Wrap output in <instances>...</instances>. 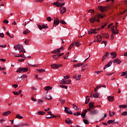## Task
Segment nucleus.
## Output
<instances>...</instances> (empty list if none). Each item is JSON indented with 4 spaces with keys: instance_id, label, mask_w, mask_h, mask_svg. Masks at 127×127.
I'll return each mask as SVG.
<instances>
[{
    "instance_id": "38",
    "label": "nucleus",
    "mask_w": 127,
    "mask_h": 127,
    "mask_svg": "<svg viewBox=\"0 0 127 127\" xmlns=\"http://www.w3.org/2000/svg\"><path fill=\"white\" fill-rule=\"evenodd\" d=\"M60 88H62V89H67L68 86L67 85H60Z\"/></svg>"
},
{
    "instance_id": "50",
    "label": "nucleus",
    "mask_w": 127,
    "mask_h": 127,
    "mask_svg": "<svg viewBox=\"0 0 127 127\" xmlns=\"http://www.w3.org/2000/svg\"><path fill=\"white\" fill-rule=\"evenodd\" d=\"M74 116H81V113L80 112H77V113H73Z\"/></svg>"
},
{
    "instance_id": "22",
    "label": "nucleus",
    "mask_w": 127,
    "mask_h": 127,
    "mask_svg": "<svg viewBox=\"0 0 127 127\" xmlns=\"http://www.w3.org/2000/svg\"><path fill=\"white\" fill-rule=\"evenodd\" d=\"M107 99L109 102H114V96H108Z\"/></svg>"
},
{
    "instance_id": "36",
    "label": "nucleus",
    "mask_w": 127,
    "mask_h": 127,
    "mask_svg": "<svg viewBox=\"0 0 127 127\" xmlns=\"http://www.w3.org/2000/svg\"><path fill=\"white\" fill-rule=\"evenodd\" d=\"M20 78H21V79H23V80H25V79L27 78V75L23 74L22 76H21Z\"/></svg>"
},
{
    "instance_id": "51",
    "label": "nucleus",
    "mask_w": 127,
    "mask_h": 127,
    "mask_svg": "<svg viewBox=\"0 0 127 127\" xmlns=\"http://www.w3.org/2000/svg\"><path fill=\"white\" fill-rule=\"evenodd\" d=\"M103 43L105 45V47H106L107 46L108 42H107V41H103L101 42V44H103Z\"/></svg>"
},
{
    "instance_id": "34",
    "label": "nucleus",
    "mask_w": 127,
    "mask_h": 127,
    "mask_svg": "<svg viewBox=\"0 0 127 127\" xmlns=\"http://www.w3.org/2000/svg\"><path fill=\"white\" fill-rule=\"evenodd\" d=\"M102 36L101 35H99L97 37V41L98 42H101L102 41Z\"/></svg>"
},
{
    "instance_id": "33",
    "label": "nucleus",
    "mask_w": 127,
    "mask_h": 127,
    "mask_svg": "<svg viewBox=\"0 0 127 127\" xmlns=\"http://www.w3.org/2000/svg\"><path fill=\"white\" fill-rule=\"evenodd\" d=\"M89 102H90V98H89L88 96H87L86 97L85 104H89Z\"/></svg>"
},
{
    "instance_id": "47",
    "label": "nucleus",
    "mask_w": 127,
    "mask_h": 127,
    "mask_svg": "<svg viewBox=\"0 0 127 127\" xmlns=\"http://www.w3.org/2000/svg\"><path fill=\"white\" fill-rule=\"evenodd\" d=\"M115 73V72H107L106 73V76H111L112 75H113V74H114Z\"/></svg>"
},
{
    "instance_id": "31",
    "label": "nucleus",
    "mask_w": 127,
    "mask_h": 127,
    "mask_svg": "<svg viewBox=\"0 0 127 127\" xmlns=\"http://www.w3.org/2000/svg\"><path fill=\"white\" fill-rule=\"evenodd\" d=\"M15 118L16 119H20V120H22V119H23V117L20 116L19 114H17Z\"/></svg>"
},
{
    "instance_id": "62",
    "label": "nucleus",
    "mask_w": 127,
    "mask_h": 127,
    "mask_svg": "<svg viewBox=\"0 0 127 127\" xmlns=\"http://www.w3.org/2000/svg\"><path fill=\"white\" fill-rule=\"evenodd\" d=\"M113 61H111L108 63V64H107L109 65V67L112 65V64H113Z\"/></svg>"
},
{
    "instance_id": "43",
    "label": "nucleus",
    "mask_w": 127,
    "mask_h": 127,
    "mask_svg": "<svg viewBox=\"0 0 127 127\" xmlns=\"http://www.w3.org/2000/svg\"><path fill=\"white\" fill-rule=\"evenodd\" d=\"M115 112L113 111L112 112H111V111H109V115L110 117H113V116H115Z\"/></svg>"
},
{
    "instance_id": "11",
    "label": "nucleus",
    "mask_w": 127,
    "mask_h": 127,
    "mask_svg": "<svg viewBox=\"0 0 127 127\" xmlns=\"http://www.w3.org/2000/svg\"><path fill=\"white\" fill-rule=\"evenodd\" d=\"M111 29L112 33H114V34H119V29H115V27H111Z\"/></svg>"
},
{
    "instance_id": "25",
    "label": "nucleus",
    "mask_w": 127,
    "mask_h": 127,
    "mask_svg": "<svg viewBox=\"0 0 127 127\" xmlns=\"http://www.w3.org/2000/svg\"><path fill=\"white\" fill-rule=\"evenodd\" d=\"M74 45H75V42H73L72 43L69 47H68V50H70V49H72V48H73L74 47Z\"/></svg>"
},
{
    "instance_id": "46",
    "label": "nucleus",
    "mask_w": 127,
    "mask_h": 127,
    "mask_svg": "<svg viewBox=\"0 0 127 127\" xmlns=\"http://www.w3.org/2000/svg\"><path fill=\"white\" fill-rule=\"evenodd\" d=\"M69 78H70V76L66 75V76H64V78H63V80H64V81H65L66 80H68V79H69Z\"/></svg>"
},
{
    "instance_id": "26",
    "label": "nucleus",
    "mask_w": 127,
    "mask_h": 127,
    "mask_svg": "<svg viewBox=\"0 0 127 127\" xmlns=\"http://www.w3.org/2000/svg\"><path fill=\"white\" fill-rule=\"evenodd\" d=\"M28 33H30V31L28 30V29H26L23 32V34L24 35H26V34H28Z\"/></svg>"
},
{
    "instance_id": "57",
    "label": "nucleus",
    "mask_w": 127,
    "mask_h": 127,
    "mask_svg": "<svg viewBox=\"0 0 127 127\" xmlns=\"http://www.w3.org/2000/svg\"><path fill=\"white\" fill-rule=\"evenodd\" d=\"M29 43V40L26 39L24 41V44H26V45H27Z\"/></svg>"
},
{
    "instance_id": "13",
    "label": "nucleus",
    "mask_w": 127,
    "mask_h": 127,
    "mask_svg": "<svg viewBox=\"0 0 127 127\" xmlns=\"http://www.w3.org/2000/svg\"><path fill=\"white\" fill-rule=\"evenodd\" d=\"M81 75H75L72 77L73 79H75L76 81H80L81 79Z\"/></svg>"
},
{
    "instance_id": "53",
    "label": "nucleus",
    "mask_w": 127,
    "mask_h": 127,
    "mask_svg": "<svg viewBox=\"0 0 127 127\" xmlns=\"http://www.w3.org/2000/svg\"><path fill=\"white\" fill-rule=\"evenodd\" d=\"M127 75V71H126V72H122V74L121 75V76H126Z\"/></svg>"
},
{
    "instance_id": "12",
    "label": "nucleus",
    "mask_w": 127,
    "mask_h": 127,
    "mask_svg": "<svg viewBox=\"0 0 127 127\" xmlns=\"http://www.w3.org/2000/svg\"><path fill=\"white\" fill-rule=\"evenodd\" d=\"M60 10L61 14H64V13L66 11V7H61V8H60Z\"/></svg>"
},
{
    "instance_id": "52",
    "label": "nucleus",
    "mask_w": 127,
    "mask_h": 127,
    "mask_svg": "<svg viewBox=\"0 0 127 127\" xmlns=\"http://www.w3.org/2000/svg\"><path fill=\"white\" fill-rule=\"evenodd\" d=\"M103 35H104V37H105V38L109 39V36L108 33L104 34Z\"/></svg>"
},
{
    "instance_id": "16",
    "label": "nucleus",
    "mask_w": 127,
    "mask_h": 127,
    "mask_svg": "<svg viewBox=\"0 0 127 127\" xmlns=\"http://www.w3.org/2000/svg\"><path fill=\"white\" fill-rule=\"evenodd\" d=\"M110 56V53L107 52V53H106V54L104 55L103 56L102 59V62H103L105 60V59H106L107 58V57H108V56Z\"/></svg>"
},
{
    "instance_id": "59",
    "label": "nucleus",
    "mask_w": 127,
    "mask_h": 127,
    "mask_svg": "<svg viewBox=\"0 0 127 127\" xmlns=\"http://www.w3.org/2000/svg\"><path fill=\"white\" fill-rule=\"evenodd\" d=\"M29 65H30V67H38V66L36 65L35 64H29Z\"/></svg>"
},
{
    "instance_id": "27",
    "label": "nucleus",
    "mask_w": 127,
    "mask_h": 127,
    "mask_svg": "<svg viewBox=\"0 0 127 127\" xmlns=\"http://www.w3.org/2000/svg\"><path fill=\"white\" fill-rule=\"evenodd\" d=\"M27 126H29V124L26 123H21L19 124V127H27Z\"/></svg>"
},
{
    "instance_id": "15",
    "label": "nucleus",
    "mask_w": 127,
    "mask_h": 127,
    "mask_svg": "<svg viewBox=\"0 0 127 127\" xmlns=\"http://www.w3.org/2000/svg\"><path fill=\"white\" fill-rule=\"evenodd\" d=\"M113 63H116L117 64H121L122 63V61L120 60L119 59H114L113 61Z\"/></svg>"
},
{
    "instance_id": "10",
    "label": "nucleus",
    "mask_w": 127,
    "mask_h": 127,
    "mask_svg": "<svg viewBox=\"0 0 127 127\" xmlns=\"http://www.w3.org/2000/svg\"><path fill=\"white\" fill-rule=\"evenodd\" d=\"M60 23V20H59V19L57 17L55 18L54 20V26H55V25H59Z\"/></svg>"
},
{
    "instance_id": "39",
    "label": "nucleus",
    "mask_w": 127,
    "mask_h": 127,
    "mask_svg": "<svg viewBox=\"0 0 127 127\" xmlns=\"http://www.w3.org/2000/svg\"><path fill=\"white\" fill-rule=\"evenodd\" d=\"M94 12H95V10L94 9H90L88 11V13H90L91 15H92Z\"/></svg>"
},
{
    "instance_id": "20",
    "label": "nucleus",
    "mask_w": 127,
    "mask_h": 127,
    "mask_svg": "<svg viewBox=\"0 0 127 127\" xmlns=\"http://www.w3.org/2000/svg\"><path fill=\"white\" fill-rule=\"evenodd\" d=\"M87 110H85L84 112L81 114V117H83V119H85V117H86V114H87Z\"/></svg>"
},
{
    "instance_id": "8",
    "label": "nucleus",
    "mask_w": 127,
    "mask_h": 127,
    "mask_svg": "<svg viewBox=\"0 0 127 127\" xmlns=\"http://www.w3.org/2000/svg\"><path fill=\"white\" fill-rule=\"evenodd\" d=\"M64 112L65 113H66V114H68L69 115H73V112H72L70 108L68 107H64Z\"/></svg>"
},
{
    "instance_id": "40",
    "label": "nucleus",
    "mask_w": 127,
    "mask_h": 127,
    "mask_svg": "<svg viewBox=\"0 0 127 127\" xmlns=\"http://www.w3.org/2000/svg\"><path fill=\"white\" fill-rule=\"evenodd\" d=\"M83 123H84V124H85V125H89V121H88V120H87V119H84Z\"/></svg>"
},
{
    "instance_id": "21",
    "label": "nucleus",
    "mask_w": 127,
    "mask_h": 127,
    "mask_svg": "<svg viewBox=\"0 0 127 127\" xmlns=\"http://www.w3.org/2000/svg\"><path fill=\"white\" fill-rule=\"evenodd\" d=\"M44 99H45V100H52V96L51 95H46L44 97Z\"/></svg>"
},
{
    "instance_id": "45",
    "label": "nucleus",
    "mask_w": 127,
    "mask_h": 127,
    "mask_svg": "<svg viewBox=\"0 0 127 127\" xmlns=\"http://www.w3.org/2000/svg\"><path fill=\"white\" fill-rule=\"evenodd\" d=\"M15 57H22V58H25V56H24V54L21 55H15Z\"/></svg>"
},
{
    "instance_id": "30",
    "label": "nucleus",
    "mask_w": 127,
    "mask_h": 127,
    "mask_svg": "<svg viewBox=\"0 0 127 127\" xmlns=\"http://www.w3.org/2000/svg\"><path fill=\"white\" fill-rule=\"evenodd\" d=\"M65 123L67 125H69V124H73V122H72L69 118L67 119V120H65Z\"/></svg>"
},
{
    "instance_id": "28",
    "label": "nucleus",
    "mask_w": 127,
    "mask_h": 127,
    "mask_svg": "<svg viewBox=\"0 0 127 127\" xmlns=\"http://www.w3.org/2000/svg\"><path fill=\"white\" fill-rule=\"evenodd\" d=\"M17 46L18 47V50H22V49H23V46H22V45L18 44L17 45Z\"/></svg>"
},
{
    "instance_id": "3",
    "label": "nucleus",
    "mask_w": 127,
    "mask_h": 127,
    "mask_svg": "<svg viewBox=\"0 0 127 127\" xmlns=\"http://www.w3.org/2000/svg\"><path fill=\"white\" fill-rule=\"evenodd\" d=\"M63 50H64V48L62 47L59 49H57L54 51H52V54H59V53H60V52H62Z\"/></svg>"
},
{
    "instance_id": "4",
    "label": "nucleus",
    "mask_w": 127,
    "mask_h": 127,
    "mask_svg": "<svg viewBox=\"0 0 127 127\" xmlns=\"http://www.w3.org/2000/svg\"><path fill=\"white\" fill-rule=\"evenodd\" d=\"M52 4H53V5H56V6L57 7H62V6H64V5H65V2L61 3L58 2L57 0L56 2L52 3Z\"/></svg>"
},
{
    "instance_id": "42",
    "label": "nucleus",
    "mask_w": 127,
    "mask_h": 127,
    "mask_svg": "<svg viewBox=\"0 0 127 127\" xmlns=\"http://www.w3.org/2000/svg\"><path fill=\"white\" fill-rule=\"evenodd\" d=\"M52 57L54 59H58L59 58L58 55H52Z\"/></svg>"
},
{
    "instance_id": "35",
    "label": "nucleus",
    "mask_w": 127,
    "mask_h": 127,
    "mask_svg": "<svg viewBox=\"0 0 127 127\" xmlns=\"http://www.w3.org/2000/svg\"><path fill=\"white\" fill-rule=\"evenodd\" d=\"M115 120H109L108 122H107V124L108 125H111V124H113V123H115Z\"/></svg>"
},
{
    "instance_id": "18",
    "label": "nucleus",
    "mask_w": 127,
    "mask_h": 127,
    "mask_svg": "<svg viewBox=\"0 0 127 127\" xmlns=\"http://www.w3.org/2000/svg\"><path fill=\"white\" fill-rule=\"evenodd\" d=\"M21 92H22V90H19V91H13V94L15 96H18V95L21 94Z\"/></svg>"
},
{
    "instance_id": "7",
    "label": "nucleus",
    "mask_w": 127,
    "mask_h": 127,
    "mask_svg": "<svg viewBox=\"0 0 127 127\" xmlns=\"http://www.w3.org/2000/svg\"><path fill=\"white\" fill-rule=\"evenodd\" d=\"M71 83V79L68 80H64V79H62V80L60 81V84L63 85H66V84H70Z\"/></svg>"
},
{
    "instance_id": "2",
    "label": "nucleus",
    "mask_w": 127,
    "mask_h": 127,
    "mask_svg": "<svg viewBox=\"0 0 127 127\" xmlns=\"http://www.w3.org/2000/svg\"><path fill=\"white\" fill-rule=\"evenodd\" d=\"M28 71V68L27 67H18L16 71L17 73H25Z\"/></svg>"
},
{
    "instance_id": "1",
    "label": "nucleus",
    "mask_w": 127,
    "mask_h": 127,
    "mask_svg": "<svg viewBox=\"0 0 127 127\" xmlns=\"http://www.w3.org/2000/svg\"><path fill=\"white\" fill-rule=\"evenodd\" d=\"M87 111L89 112V115H91L92 116H94L95 115H97V114H99V111H98V110L95 109H91V108H88Z\"/></svg>"
},
{
    "instance_id": "49",
    "label": "nucleus",
    "mask_w": 127,
    "mask_h": 127,
    "mask_svg": "<svg viewBox=\"0 0 127 127\" xmlns=\"http://www.w3.org/2000/svg\"><path fill=\"white\" fill-rule=\"evenodd\" d=\"M73 109H75L76 111H78L79 110V108L77 106H76L75 104H73Z\"/></svg>"
},
{
    "instance_id": "19",
    "label": "nucleus",
    "mask_w": 127,
    "mask_h": 127,
    "mask_svg": "<svg viewBox=\"0 0 127 127\" xmlns=\"http://www.w3.org/2000/svg\"><path fill=\"white\" fill-rule=\"evenodd\" d=\"M83 65H84V64L78 63L76 64L73 65V67H74V68H75L76 67H81V66H83Z\"/></svg>"
},
{
    "instance_id": "6",
    "label": "nucleus",
    "mask_w": 127,
    "mask_h": 127,
    "mask_svg": "<svg viewBox=\"0 0 127 127\" xmlns=\"http://www.w3.org/2000/svg\"><path fill=\"white\" fill-rule=\"evenodd\" d=\"M62 66H63V64H53L51 65V67L52 69H59V67H62Z\"/></svg>"
},
{
    "instance_id": "24",
    "label": "nucleus",
    "mask_w": 127,
    "mask_h": 127,
    "mask_svg": "<svg viewBox=\"0 0 127 127\" xmlns=\"http://www.w3.org/2000/svg\"><path fill=\"white\" fill-rule=\"evenodd\" d=\"M10 114H11V111H6L4 113H3L2 115L3 116H8V115H10Z\"/></svg>"
},
{
    "instance_id": "29",
    "label": "nucleus",
    "mask_w": 127,
    "mask_h": 127,
    "mask_svg": "<svg viewBox=\"0 0 127 127\" xmlns=\"http://www.w3.org/2000/svg\"><path fill=\"white\" fill-rule=\"evenodd\" d=\"M37 115L43 116V115H45V112L42 111H40L37 112Z\"/></svg>"
},
{
    "instance_id": "60",
    "label": "nucleus",
    "mask_w": 127,
    "mask_h": 127,
    "mask_svg": "<svg viewBox=\"0 0 127 127\" xmlns=\"http://www.w3.org/2000/svg\"><path fill=\"white\" fill-rule=\"evenodd\" d=\"M122 116H127V112L125 111L123 113H122Z\"/></svg>"
},
{
    "instance_id": "5",
    "label": "nucleus",
    "mask_w": 127,
    "mask_h": 127,
    "mask_svg": "<svg viewBox=\"0 0 127 127\" xmlns=\"http://www.w3.org/2000/svg\"><path fill=\"white\" fill-rule=\"evenodd\" d=\"M89 21L91 22V23H94L95 21L97 22H100V18L97 17H92L89 18Z\"/></svg>"
},
{
    "instance_id": "32",
    "label": "nucleus",
    "mask_w": 127,
    "mask_h": 127,
    "mask_svg": "<svg viewBox=\"0 0 127 127\" xmlns=\"http://www.w3.org/2000/svg\"><path fill=\"white\" fill-rule=\"evenodd\" d=\"M89 109H92V108H94V103L90 102L89 104Z\"/></svg>"
},
{
    "instance_id": "9",
    "label": "nucleus",
    "mask_w": 127,
    "mask_h": 127,
    "mask_svg": "<svg viewBox=\"0 0 127 127\" xmlns=\"http://www.w3.org/2000/svg\"><path fill=\"white\" fill-rule=\"evenodd\" d=\"M97 34V29H91L90 30L88 31V34Z\"/></svg>"
},
{
    "instance_id": "56",
    "label": "nucleus",
    "mask_w": 127,
    "mask_h": 127,
    "mask_svg": "<svg viewBox=\"0 0 127 127\" xmlns=\"http://www.w3.org/2000/svg\"><path fill=\"white\" fill-rule=\"evenodd\" d=\"M60 22H61L62 24H66V22H65V21H64V20H61V21H60Z\"/></svg>"
},
{
    "instance_id": "58",
    "label": "nucleus",
    "mask_w": 127,
    "mask_h": 127,
    "mask_svg": "<svg viewBox=\"0 0 127 127\" xmlns=\"http://www.w3.org/2000/svg\"><path fill=\"white\" fill-rule=\"evenodd\" d=\"M44 0H35L34 2H42Z\"/></svg>"
},
{
    "instance_id": "63",
    "label": "nucleus",
    "mask_w": 127,
    "mask_h": 127,
    "mask_svg": "<svg viewBox=\"0 0 127 127\" xmlns=\"http://www.w3.org/2000/svg\"><path fill=\"white\" fill-rule=\"evenodd\" d=\"M47 20H48V21H51L52 20V18H51V17H48L47 18Z\"/></svg>"
},
{
    "instance_id": "64",
    "label": "nucleus",
    "mask_w": 127,
    "mask_h": 127,
    "mask_svg": "<svg viewBox=\"0 0 127 127\" xmlns=\"http://www.w3.org/2000/svg\"><path fill=\"white\" fill-rule=\"evenodd\" d=\"M102 72H103V70L95 71V74H100V73H102Z\"/></svg>"
},
{
    "instance_id": "55",
    "label": "nucleus",
    "mask_w": 127,
    "mask_h": 127,
    "mask_svg": "<svg viewBox=\"0 0 127 127\" xmlns=\"http://www.w3.org/2000/svg\"><path fill=\"white\" fill-rule=\"evenodd\" d=\"M37 26H38V28H39V29H40V30H42V29H43L42 26H41V25L38 24Z\"/></svg>"
},
{
    "instance_id": "61",
    "label": "nucleus",
    "mask_w": 127,
    "mask_h": 127,
    "mask_svg": "<svg viewBox=\"0 0 127 127\" xmlns=\"http://www.w3.org/2000/svg\"><path fill=\"white\" fill-rule=\"evenodd\" d=\"M42 26L44 29H45V28H48V26H46L45 24L42 25Z\"/></svg>"
},
{
    "instance_id": "44",
    "label": "nucleus",
    "mask_w": 127,
    "mask_h": 127,
    "mask_svg": "<svg viewBox=\"0 0 127 127\" xmlns=\"http://www.w3.org/2000/svg\"><path fill=\"white\" fill-rule=\"evenodd\" d=\"M37 71H38L39 73H44V72H45V69H37Z\"/></svg>"
},
{
    "instance_id": "14",
    "label": "nucleus",
    "mask_w": 127,
    "mask_h": 127,
    "mask_svg": "<svg viewBox=\"0 0 127 127\" xmlns=\"http://www.w3.org/2000/svg\"><path fill=\"white\" fill-rule=\"evenodd\" d=\"M98 7L101 12H104V11H107V7H106L99 6Z\"/></svg>"
},
{
    "instance_id": "23",
    "label": "nucleus",
    "mask_w": 127,
    "mask_h": 127,
    "mask_svg": "<svg viewBox=\"0 0 127 127\" xmlns=\"http://www.w3.org/2000/svg\"><path fill=\"white\" fill-rule=\"evenodd\" d=\"M45 91H50V90H52V87L50 86H46L44 88Z\"/></svg>"
},
{
    "instance_id": "54",
    "label": "nucleus",
    "mask_w": 127,
    "mask_h": 127,
    "mask_svg": "<svg viewBox=\"0 0 127 127\" xmlns=\"http://www.w3.org/2000/svg\"><path fill=\"white\" fill-rule=\"evenodd\" d=\"M93 97H94V98H99V95H98V93H97V94H94L93 95Z\"/></svg>"
},
{
    "instance_id": "48",
    "label": "nucleus",
    "mask_w": 127,
    "mask_h": 127,
    "mask_svg": "<svg viewBox=\"0 0 127 127\" xmlns=\"http://www.w3.org/2000/svg\"><path fill=\"white\" fill-rule=\"evenodd\" d=\"M60 101L61 102V104L63 105L64 104H65V100L64 99H60Z\"/></svg>"
},
{
    "instance_id": "37",
    "label": "nucleus",
    "mask_w": 127,
    "mask_h": 127,
    "mask_svg": "<svg viewBox=\"0 0 127 127\" xmlns=\"http://www.w3.org/2000/svg\"><path fill=\"white\" fill-rule=\"evenodd\" d=\"M120 109H126L127 108V105H121L119 106Z\"/></svg>"
},
{
    "instance_id": "17",
    "label": "nucleus",
    "mask_w": 127,
    "mask_h": 127,
    "mask_svg": "<svg viewBox=\"0 0 127 127\" xmlns=\"http://www.w3.org/2000/svg\"><path fill=\"white\" fill-rule=\"evenodd\" d=\"M110 55L112 56L111 57L112 59H115L116 57H117V53L116 52H113L110 53Z\"/></svg>"
},
{
    "instance_id": "41",
    "label": "nucleus",
    "mask_w": 127,
    "mask_h": 127,
    "mask_svg": "<svg viewBox=\"0 0 127 127\" xmlns=\"http://www.w3.org/2000/svg\"><path fill=\"white\" fill-rule=\"evenodd\" d=\"M80 45L81 44H80V43H79V42H74V45H75L76 47H79Z\"/></svg>"
}]
</instances>
